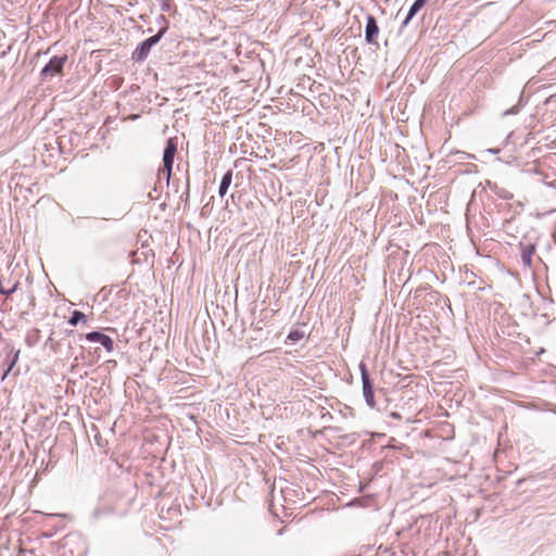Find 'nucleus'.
Instances as JSON below:
<instances>
[{
  "label": "nucleus",
  "instance_id": "1",
  "mask_svg": "<svg viewBox=\"0 0 556 556\" xmlns=\"http://www.w3.org/2000/svg\"><path fill=\"white\" fill-rule=\"evenodd\" d=\"M68 58L66 54L63 55H54L50 59L48 64L43 66V68L40 72V78L41 80H47L49 78H52L59 74H62L63 67L65 63L67 62Z\"/></svg>",
  "mask_w": 556,
  "mask_h": 556
},
{
  "label": "nucleus",
  "instance_id": "2",
  "mask_svg": "<svg viewBox=\"0 0 556 556\" xmlns=\"http://www.w3.org/2000/svg\"><path fill=\"white\" fill-rule=\"evenodd\" d=\"M177 152V144L174 141V139L169 138L166 141V146L163 152V169L159 172V176L164 175L166 178V181H169L173 164H174V157Z\"/></svg>",
  "mask_w": 556,
  "mask_h": 556
},
{
  "label": "nucleus",
  "instance_id": "3",
  "mask_svg": "<svg viewBox=\"0 0 556 556\" xmlns=\"http://www.w3.org/2000/svg\"><path fill=\"white\" fill-rule=\"evenodd\" d=\"M166 29L162 28L159 33L146 40H143L134 51L132 59L137 62L143 61L150 53L153 46H155L164 36Z\"/></svg>",
  "mask_w": 556,
  "mask_h": 556
},
{
  "label": "nucleus",
  "instance_id": "4",
  "mask_svg": "<svg viewBox=\"0 0 556 556\" xmlns=\"http://www.w3.org/2000/svg\"><path fill=\"white\" fill-rule=\"evenodd\" d=\"M359 369H361L362 383H363V395H364L365 402L369 407L374 408L376 406L375 395H374V386L370 380L367 367L364 363H361Z\"/></svg>",
  "mask_w": 556,
  "mask_h": 556
},
{
  "label": "nucleus",
  "instance_id": "5",
  "mask_svg": "<svg viewBox=\"0 0 556 556\" xmlns=\"http://www.w3.org/2000/svg\"><path fill=\"white\" fill-rule=\"evenodd\" d=\"M86 340L93 343H100L109 353L114 350V342L112 338L100 331L88 332L86 334Z\"/></svg>",
  "mask_w": 556,
  "mask_h": 556
},
{
  "label": "nucleus",
  "instance_id": "6",
  "mask_svg": "<svg viewBox=\"0 0 556 556\" xmlns=\"http://www.w3.org/2000/svg\"><path fill=\"white\" fill-rule=\"evenodd\" d=\"M379 34V27L376 18L372 15H368L365 27V39L368 43H376Z\"/></svg>",
  "mask_w": 556,
  "mask_h": 556
},
{
  "label": "nucleus",
  "instance_id": "7",
  "mask_svg": "<svg viewBox=\"0 0 556 556\" xmlns=\"http://www.w3.org/2000/svg\"><path fill=\"white\" fill-rule=\"evenodd\" d=\"M521 261L525 266L530 267L532 265V255L535 252V247L533 244H521Z\"/></svg>",
  "mask_w": 556,
  "mask_h": 556
},
{
  "label": "nucleus",
  "instance_id": "8",
  "mask_svg": "<svg viewBox=\"0 0 556 556\" xmlns=\"http://www.w3.org/2000/svg\"><path fill=\"white\" fill-rule=\"evenodd\" d=\"M428 0H415L408 10L407 16L404 20L402 27H405L409 21L425 7Z\"/></svg>",
  "mask_w": 556,
  "mask_h": 556
},
{
  "label": "nucleus",
  "instance_id": "9",
  "mask_svg": "<svg viewBox=\"0 0 556 556\" xmlns=\"http://www.w3.org/2000/svg\"><path fill=\"white\" fill-rule=\"evenodd\" d=\"M231 181H232V172L228 170L227 173L224 174V176L222 177L220 184H219L218 194L220 197H224L227 193L228 188L231 185Z\"/></svg>",
  "mask_w": 556,
  "mask_h": 556
},
{
  "label": "nucleus",
  "instance_id": "10",
  "mask_svg": "<svg viewBox=\"0 0 556 556\" xmlns=\"http://www.w3.org/2000/svg\"><path fill=\"white\" fill-rule=\"evenodd\" d=\"M86 315L80 311H74L72 316L68 319V324L72 326H76L79 321H85Z\"/></svg>",
  "mask_w": 556,
  "mask_h": 556
},
{
  "label": "nucleus",
  "instance_id": "11",
  "mask_svg": "<svg viewBox=\"0 0 556 556\" xmlns=\"http://www.w3.org/2000/svg\"><path fill=\"white\" fill-rule=\"evenodd\" d=\"M18 287V281H15L11 287H4L2 279L0 278V293L3 295H11L16 291Z\"/></svg>",
  "mask_w": 556,
  "mask_h": 556
},
{
  "label": "nucleus",
  "instance_id": "12",
  "mask_svg": "<svg viewBox=\"0 0 556 556\" xmlns=\"http://www.w3.org/2000/svg\"><path fill=\"white\" fill-rule=\"evenodd\" d=\"M18 355H20V350L13 352L12 357L9 362L8 369L4 371L2 379H5V377L9 375V372L13 369V367L17 363Z\"/></svg>",
  "mask_w": 556,
  "mask_h": 556
},
{
  "label": "nucleus",
  "instance_id": "13",
  "mask_svg": "<svg viewBox=\"0 0 556 556\" xmlns=\"http://www.w3.org/2000/svg\"><path fill=\"white\" fill-rule=\"evenodd\" d=\"M302 338H304V332L299 330V329H294V330H291L287 337V339L290 341V342H298L300 341Z\"/></svg>",
  "mask_w": 556,
  "mask_h": 556
},
{
  "label": "nucleus",
  "instance_id": "14",
  "mask_svg": "<svg viewBox=\"0 0 556 556\" xmlns=\"http://www.w3.org/2000/svg\"><path fill=\"white\" fill-rule=\"evenodd\" d=\"M494 191L495 193L501 198V199H504V200H510L513 199V193L504 188H497L495 187L494 188Z\"/></svg>",
  "mask_w": 556,
  "mask_h": 556
},
{
  "label": "nucleus",
  "instance_id": "15",
  "mask_svg": "<svg viewBox=\"0 0 556 556\" xmlns=\"http://www.w3.org/2000/svg\"><path fill=\"white\" fill-rule=\"evenodd\" d=\"M100 515H101V510H100V509H96V510L93 511V517H94V518L100 517Z\"/></svg>",
  "mask_w": 556,
  "mask_h": 556
},
{
  "label": "nucleus",
  "instance_id": "16",
  "mask_svg": "<svg viewBox=\"0 0 556 556\" xmlns=\"http://www.w3.org/2000/svg\"><path fill=\"white\" fill-rule=\"evenodd\" d=\"M391 417L395 419H400L401 415L399 413H391Z\"/></svg>",
  "mask_w": 556,
  "mask_h": 556
},
{
  "label": "nucleus",
  "instance_id": "17",
  "mask_svg": "<svg viewBox=\"0 0 556 556\" xmlns=\"http://www.w3.org/2000/svg\"><path fill=\"white\" fill-rule=\"evenodd\" d=\"M185 194H186V201H187L189 198V185L187 186V191L185 192Z\"/></svg>",
  "mask_w": 556,
  "mask_h": 556
},
{
  "label": "nucleus",
  "instance_id": "18",
  "mask_svg": "<svg viewBox=\"0 0 556 556\" xmlns=\"http://www.w3.org/2000/svg\"><path fill=\"white\" fill-rule=\"evenodd\" d=\"M492 153H497L498 150L497 149H494V150H490Z\"/></svg>",
  "mask_w": 556,
  "mask_h": 556
}]
</instances>
